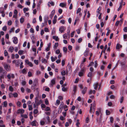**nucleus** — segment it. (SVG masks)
<instances>
[{
	"label": "nucleus",
	"mask_w": 127,
	"mask_h": 127,
	"mask_svg": "<svg viewBox=\"0 0 127 127\" xmlns=\"http://www.w3.org/2000/svg\"><path fill=\"white\" fill-rule=\"evenodd\" d=\"M14 28H11L9 31V32L10 33H11V32H13L14 30Z\"/></svg>",
	"instance_id": "58"
},
{
	"label": "nucleus",
	"mask_w": 127,
	"mask_h": 127,
	"mask_svg": "<svg viewBox=\"0 0 127 127\" xmlns=\"http://www.w3.org/2000/svg\"><path fill=\"white\" fill-rule=\"evenodd\" d=\"M95 90L92 91V90H90L88 92V94L89 95H91L93 93L94 94L95 93Z\"/></svg>",
	"instance_id": "10"
},
{
	"label": "nucleus",
	"mask_w": 127,
	"mask_h": 127,
	"mask_svg": "<svg viewBox=\"0 0 127 127\" xmlns=\"http://www.w3.org/2000/svg\"><path fill=\"white\" fill-rule=\"evenodd\" d=\"M55 13V10H53L51 13V14L50 15V18H52L53 16Z\"/></svg>",
	"instance_id": "9"
},
{
	"label": "nucleus",
	"mask_w": 127,
	"mask_h": 127,
	"mask_svg": "<svg viewBox=\"0 0 127 127\" xmlns=\"http://www.w3.org/2000/svg\"><path fill=\"white\" fill-rule=\"evenodd\" d=\"M95 63L94 67L95 68H96L97 65V61H95Z\"/></svg>",
	"instance_id": "59"
},
{
	"label": "nucleus",
	"mask_w": 127,
	"mask_h": 127,
	"mask_svg": "<svg viewBox=\"0 0 127 127\" xmlns=\"http://www.w3.org/2000/svg\"><path fill=\"white\" fill-rule=\"evenodd\" d=\"M46 119L47 120V121L48 122H50V117L49 116H47L46 117Z\"/></svg>",
	"instance_id": "64"
},
{
	"label": "nucleus",
	"mask_w": 127,
	"mask_h": 127,
	"mask_svg": "<svg viewBox=\"0 0 127 127\" xmlns=\"http://www.w3.org/2000/svg\"><path fill=\"white\" fill-rule=\"evenodd\" d=\"M63 105H60L58 109V112H60V113H61V112L62 110V109L63 108Z\"/></svg>",
	"instance_id": "8"
},
{
	"label": "nucleus",
	"mask_w": 127,
	"mask_h": 127,
	"mask_svg": "<svg viewBox=\"0 0 127 127\" xmlns=\"http://www.w3.org/2000/svg\"><path fill=\"white\" fill-rule=\"evenodd\" d=\"M9 90L11 92H13L14 90L13 89L11 86H9Z\"/></svg>",
	"instance_id": "36"
},
{
	"label": "nucleus",
	"mask_w": 127,
	"mask_h": 127,
	"mask_svg": "<svg viewBox=\"0 0 127 127\" xmlns=\"http://www.w3.org/2000/svg\"><path fill=\"white\" fill-rule=\"evenodd\" d=\"M4 13V10L3 8H0V13Z\"/></svg>",
	"instance_id": "38"
},
{
	"label": "nucleus",
	"mask_w": 127,
	"mask_h": 127,
	"mask_svg": "<svg viewBox=\"0 0 127 127\" xmlns=\"http://www.w3.org/2000/svg\"><path fill=\"white\" fill-rule=\"evenodd\" d=\"M87 88L86 87L84 88L82 91V93L83 94H85L87 92Z\"/></svg>",
	"instance_id": "15"
},
{
	"label": "nucleus",
	"mask_w": 127,
	"mask_h": 127,
	"mask_svg": "<svg viewBox=\"0 0 127 127\" xmlns=\"http://www.w3.org/2000/svg\"><path fill=\"white\" fill-rule=\"evenodd\" d=\"M21 117H23L25 118H28V117L27 115H22L21 116Z\"/></svg>",
	"instance_id": "39"
},
{
	"label": "nucleus",
	"mask_w": 127,
	"mask_h": 127,
	"mask_svg": "<svg viewBox=\"0 0 127 127\" xmlns=\"http://www.w3.org/2000/svg\"><path fill=\"white\" fill-rule=\"evenodd\" d=\"M24 51H23L21 50H20L19 51L18 53L20 55H21L24 54Z\"/></svg>",
	"instance_id": "24"
},
{
	"label": "nucleus",
	"mask_w": 127,
	"mask_h": 127,
	"mask_svg": "<svg viewBox=\"0 0 127 127\" xmlns=\"http://www.w3.org/2000/svg\"><path fill=\"white\" fill-rule=\"evenodd\" d=\"M13 95L14 97H18V95L17 93H15L13 94Z\"/></svg>",
	"instance_id": "30"
},
{
	"label": "nucleus",
	"mask_w": 127,
	"mask_h": 127,
	"mask_svg": "<svg viewBox=\"0 0 127 127\" xmlns=\"http://www.w3.org/2000/svg\"><path fill=\"white\" fill-rule=\"evenodd\" d=\"M114 121V119L113 118L111 117L110 118V121L111 123H113Z\"/></svg>",
	"instance_id": "37"
},
{
	"label": "nucleus",
	"mask_w": 127,
	"mask_h": 127,
	"mask_svg": "<svg viewBox=\"0 0 127 127\" xmlns=\"http://www.w3.org/2000/svg\"><path fill=\"white\" fill-rule=\"evenodd\" d=\"M38 112V111L37 109H35L33 111V113L36 114Z\"/></svg>",
	"instance_id": "54"
},
{
	"label": "nucleus",
	"mask_w": 127,
	"mask_h": 127,
	"mask_svg": "<svg viewBox=\"0 0 127 127\" xmlns=\"http://www.w3.org/2000/svg\"><path fill=\"white\" fill-rule=\"evenodd\" d=\"M89 52V51L88 50H85L84 53V56L85 57H87L88 55Z\"/></svg>",
	"instance_id": "17"
},
{
	"label": "nucleus",
	"mask_w": 127,
	"mask_h": 127,
	"mask_svg": "<svg viewBox=\"0 0 127 127\" xmlns=\"http://www.w3.org/2000/svg\"><path fill=\"white\" fill-rule=\"evenodd\" d=\"M55 32V29L54 28L53 29L52 32V35H54Z\"/></svg>",
	"instance_id": "61"
},
{
	"label": "nucleus",
	"mask_w": 127,
	"mask_h": 127,
	"mask_svg": "<svg viewBox=\"0 0 127 127\" xmlns=\"http://www.w3.org/2000/svg\"><path fill=\"white\" fill-rule=\"evenodd\" d=\"M28 107L29 108V111L31 110L32 109V105H29V106H28Z\"/></svg>",
	"instance_id": "52"
},
{
	"label": "nucleus",
	"mask_w": 127,
	"mask_h": 127,
	"mask_svg": "<svg viewBox=\"0 0 127 127\" xmlns=\"http://www.w3.org/2000/svg\"><path fill=\"white\" fill-rule=\"evenodd\" d=\"M77 86H76L74 85L73 87V91L74 92V93H75L76 91Z\"/></svg>",
	"instance_id": "29"
},
{
	"label": "nucleus",
	"mask_w": 127,
	"mask_h": 127,
	"mask_svg": "<svg viewBox=\"0 0 127 127\" xmlns=\"http://www.w3.org/2000/svg\"><path fill=\"white\" fill-rule=\"evenodd\" d=\"M38 85V80L37 79H35L33 82V85L31 86V88L32 90H34L35 88V86Z\"/></svg>",
	"instance_id": "2"
},
{
	"label": "nucleus",
	"mask_w": 127,
	"mask_h": 127,
	"mask_svg": "<svg viewBox=\"0 0 127 127\" xmlns=\"http://www.w3.org/2000/svg\"><path fill=\"white\" fill-rule=\"evenodd\" d=\"M52 38L56 41H58L59 40V38L57 36H53L52 37Z\"/></svg>",
	"instance_id": "16"
},
{
	"label": "nucleus",
	"mask_w": 127,
	"mask_h": 127,
	"mask_svg": "<svg viewBox=\"0 0 127 127\" xmlns=\"http://www.w3.org/2000/svg\"><path fill=\"white\" fill-rule=\"evenodd\" d=\"M28 75L29 77H31L32 75V73L30 71H29L28 73Z\"/></svg>",
	"instance_id": "49"
},
{
	"label": "nucleus",
	"mask_w": 127,
	"mask_h": 127,
	"mask_svg": "<svg viewBox=\"0 0 127 127\" xmlns=\"http://www.w3.org/2000/svg\"><path fill=\"white\" fill-rule=\"evenodd\" d=\"M24 21V18L23 17H21L20 19V22L21 23H23Z\"/></svg>",
	"instance_id": "31"
},
{
	"label": "nucleus",
	"mask_w": 127,
	"mask_h": 127,
	"mask_svg": "<svg viewBox=\"0 0 127 127\" xmlns=\"http://www.w3.org/2000/svg\"><path fill=\"white\" fill-rule=\"evenodd\" d=\"M123 3V0H122L121 1V4H120L119 7L118 8V9L117 10L118 11H119V10L120 9H121V8L122 7V3Z\"/></svg>",
	"instance_id": "13"
},
{
	"label": "nucleus",
	"mask_w": 127,
	"mask_h": 127,
	"mask_svg": "<svg viewBox=\"0 0 127 127\" xmlns=\"http://www.w3.org/2000/svg\"><path fill=\"white\" fill-rule=\"evenodd\" d=\"M50 110V108L48 107H47L45 109V110L46 111H49Z\"/></svg>",
	"instance_id": "48"
},
{
	"label": "nucleus",
	"mask_w": 127,
	"mask_h": 127,
	"mask_svg": "<svg viewBox=\"0 0 127 127\" xmlns=\"http://www.w3.org/2000/svg\"><path fill=\"white\" fill-rule=\"evenodd\" d=\"M58 46V42L56 43H55V45L54 46V48H55V49H56L57 47Z\"/></svg>",
	"instance_id": "40"
},
{
	"label": "nucleus",
	"mask_w": 127,
	"mask_h": 127,
	"mask_svg": "<svg viewBox=\"0 0 127 127\" xmlns=\"http://www.w3.org/2000/svg\"><path fill=\"white\" fill-rule=\"evenodd\" d=\"M60 6L62 7H64L66 6V4L63 3H61L60 4Z\"/></svg>",
	"instance_id": "25"
},
{
	"label": "nucleus",
	"mask_w": 127,
	"mask_h": 127,
	"mask_svg": "<svg viewBox=\"0 0 127 127\" xmlns=\"http://www.w3.org/2000/svg\"><path fill=\"white\" fill-rule=\"evenodd\" d=\"M7 28L6 26H5L3 27L2 28V30L3 31H6V30Z\"/></svg>",
	"instance_id": "47"
},
{
	"label": "nucleus",
	"mask_w": 127,
	"mask_h": 127,
	"mask_svg": "<svg viewBox=\"0 0 127 127\" xmlns=\"http://www.w3.org/2000/svg\"><path fill=\"white\" fill-rule=\"evenodd\" d=\"M65 29L66 28L64 27L61 26L59 28V31L61 33H62L65 30Z\"/></svg>",
	"instance_id": "5"
},
{
	"label": "nucleus",
	"mask_w": 127,
	"mask_h": 127,
	"mask_svg": "<svg viewBox=\"0 0 127 127\" xmlns=\"http://www.w3.org/2000/svg\"><path fill=\"white\" fill-rule=\"evenodd\" d=\"M2 105H3V107H6L7 105V103L6 101H4L3 103L1 104Z\"/></svg>",
	"instance_id": "11"
},
{
	"label": "nucleus",
	"mask_w": 127,
	"mask_h": 127,
	"mask_svg": "<svg viewBox=\"0 0 127 127\" xmlns=\"http://www.w3.org/2000/svg\"><path fill=\"white\" fill-rule=\"evenodd\" d=\"M7 77L9 80H10L11 78L13 79L14 78V74L10 73L7 75Z\"/></svg>",
	"instance_id": "4"
},
{
	"label": "nucleus",
	"mask_w": 127,
	"mask_h": 127,
	"mask_svg": "<svg viewBox=\"0 0 127 127\" xmlns=\"http://www.w3.org/2000/svg\"><path fill=\"white\" fill-rule=\"evenodd\" d=\"M8 55V53L6 50H5L4 51V55L5 56H7Z\"/></svg>",
	"instance_id": "45"
},
{
	"label": "nucleus",
	"mask_w": 127,
	"mask_h": 127,
	"mask_svg": "<svg viewBox=\"0 0 127 127\" xmlns=\"http://www.w3.org/2000/svg\"><path fill=\"white\" fill-rule=\"evenodd\" d=\"M65 72L64 70H62L61 72V74L62 76H64L65 74Z\"/></svg>",
	"instance_id": "27"
},
{
	"label": "nucleus",
	"mask_w": 127,
	"mask_h": 127,
	"mask_svg": "<svg viewBox=\"0 0 127 127\" xmlns=\"http://www.w3.org/2000/svg\"><path fill=\"white\" fill-rule=\"evenodd\" d=\"M24 112V110L23 109H19L17 111V113L18 114L20 113L21 114H22Z\"/></svg>",
	"instance_id": "6"
},
{
	"label": "nucleus",
	"mask_w": 127,
	"mask_h": 127,
	"mask_svg": "<svg viewBox=\"0 0 127 127\" xmlns=\"http://www.w3.org/2000/svg\"><path fill=\"white\" fill-rule=\"evenodd\" d=\"M84 73L81 71L79 73V75L80 76H82L83 75Z\"/></svg>",
	"instance_id": "41"
},
{
	"label": "nucleus",
	"mask_w": 127,
	"mask_h": 127,
	"mask_svg": "<svg viewBox=\"0 0 127 127\" xmlns=\"http://www.w3.org/2000/svg\"><path fill=\"white\" fill-rule=\"evenodd\" d=\"M42 63H47V61L45 59H43L42 60Z\"/></svg>",
	"instance_id": "43"
},
{
	"label": "nucleus",
	"mask_w": 127,
	"mask_h": 127,
	"mask_svg": "<svg viewBox=\"0 0 127 127\" xmlns=\"http://www.w3.org/2000/svg\"><path fill=\"white\" fill-rule=\"evenodd\" d=\"M63 50L64 52L66 53L67 52V49L66 47H63Z\"/></svg>",
	"instance_id": "34"
},
{
	"label": "nucleus",
	"mask_w": 127,
	"mask_h": 127,
	"mask_svg": "<svg viewBox=\"0 0 127 127\" xmlns=\"http://www.w3.org/2000/svg\"><path fill=\"white\" fill-rule=\"evenodd\" d=\"M96 108L95 103V102H94L93 104H91V106L90 108V109L89 112L90 113H93L94 114Z\"/></svg>",
	"instance_id": "1"
},
{
	"label": "nucleus",
	"mask_w": 127,
	"mask_h": 127,
	"mask_svg": "<svg viewBox=\"0 0 127 127\" xmlns=\"http://www.w3.org/2000/svg\"><path fill=\"white\" fill-rule=\"evenodd\" d=\"M18 39L17 37H14L13 42L15 44H17L18 43Z\"/></svg>",
	"instance_id": "7"
},
{
	"label": "nucleus",
	"mask_w": 127,
	"mask_h": 127,
	"mask_svg": "<svg viewBox=\"0 0 127 127\" xmlns=\"http://www.w3.org/2000/svg\"><path fill=\"white\" fill-rule=\"evenodd\" d=\"M22 73L24 74H26L27 73L26 70L25 69H24L22 70Z\"/></svg>",
	"instance_id": "42"
},
{
	"label": "nucleus",
	"mask_w": 127,
	"mask_h": 127,
	"mask_svg": "<svg viewBox=\"0 0 127 127\" xmlns=\"http://www.w3.org/2000/svg\"><path fill=\"white\" fill-rule=\"evenodd\" d=\"M94 64V62H91L89 64V65L88 66V67H89L90 66H93Z\"/></svg>",
	"instance_id": "35"
},
{
	"label": "nucleus",
	"mask_w": 127,
	"mask_h": 127,
	"mask_svg": "<svg viewBox=\"0 0 127 127\" xmlns=\"http://www.w3.org/2000/svg\"><path fill=\"white\" fill-rule=\"evenodd\" d=\"M106 114L107 115H109L110 114V111L108 110H106Z\"/></svg>",
	"instance_id": "55"
},
{
	"label": "nucleus",
	"mask_w": 127,
	"mask_h": 127,
	"mask_svg": "<svg viewBox=\"0 0 127 127\" xmlns=\"http://www.w3.org/2000/svg\"><path fill=\"white\" fill-rule=\"evenodd\" d=\"M94 89L95 90H96L98 86V84L97 83H95L94 85Z\"/></svg>",
	"instance_id": "23"
},
{
	"label": "nucleus",
	"mask_w": 127,
	"mask_h": 127,
	"mask_svg": "<svg viewBox=\"0 0 127 127\" xmlns=\"http://www.w3.org/2000/svg\"><path fill=\"white\" fill-rule=\"evenodd\" d=\"M14 50V48L13 47L10 46L9 48L8 51L11 52H12Z\"/></svg>",
	"instance_id": "19"
},
{
	"label": "nucleus",
	"mask_w": 127,
	"mask_h": 127,
	"mask_svg": "<svg viewBox=\"0 0 127 127\" xmlns=\"http://www.w3.org/2000/svg\"><path fill=\"white\" fill-rule=\"evenodd\" d=\"M58 120L56 119L54 120L53 121V123L54 124H56Z\"/></svg>",
	"instance_id": "50"
},
{
	"label": "nucleus",
	"mask_w": 127,
	"mask_h": 127,
	"mask_svg": "<svg viewBox=\"0 0 127 127\" xmlns=\"http://www.w3.org/2000/svg\"><path fill=\"white\" fill-rule=\"evenodd\" d=\"M1 42L2 44L3 45H4L5 44V42L4 41V38H2L1 39Z\"/></svg>",
	"instance_id": "46"
},
{
	"label": "nucleus",
	"mask_w": 127,
	"mask_h": 127,
	"mask_svg": "<svg viewBox=\"0 0 127 127\" xmlns=\"http://www.w3.org/2000/svg\"><path fill=\"white\" fill-rule=\"evenodd\" d=\"M4 68L7 71H9L10 70V67L9 65L6 64L4 65Z\"/></svg>",
	"instance_id": "3"
},
{
	"label": "nucleus",
	"mask_w": 127,
	"mask_h": 127,
	"mask_svg": "<svg viewBox=\"0 0 127 127\" xmlns=\"http://www.w3.org/2000/svg\"><path fill=\"white\" fill-rule=\"evenodd\" d=\"M23 63L22 62H21L20 65V69H22L23 68L24 66L23 65Z\"/></svg>",
	"instance_id": "51"
},
{
	"label": "nucleus",
	"mask_w": 127,
	"mask_h": 127,
	"mask_svg": "<svg viewBox=\"0 0 127 127\" xmlns=\"http://www.w3.org/2000/svg\"><path fill=\"white\" fill-rule=\"evenodd\" d=\"M49 4H51V6H53L54 4V2L52 1H51L50 2H49L48 5L49 7H50V5H49Z\"/></svg>",
	"instance_id": "18"
},
{
	"label": "nucleus",
	"mask_w": 127,
	"mask_h": 127,
	"mask_svg": "<svg viewBox=\"0 0 127 127\" xmlns=\"http://www.w3.org/2000/svg\"><path fill=\"white\" fill-rule=\"evenodd\" d=\"M48 18L47 16L45 17L44 19V22H47V21L48 20Z\"/></svg>",
	"instance_id": "53"
},
{
	"label": "nucleus",
	"mask_w": 127,
	"mask_h": 127,
	"mask_svg": "<svg viewBox=\"0 0 127 127\" xmlns=\"http://www.w3.org/2000/svg\"><path fill=\"white\" fill-rule=\"evenodd\" d=\"M79 120H77V123L76 124V126L78 127H79V125L80 124V123L79 122Z\"/></svg>",
	"instance_id": "44"
},
{
	"label": "nucleus",
	"mask_w": 127,
	"mask_h": 127,
	"mask_svg": "<svg viewBox=\"0 0 127 127\" xmlns=\"http://www.w3.org/2000/svg\"><path fill=\"white\" fill-rule=\"evenodd\" d=\"M97 111H96L95 114L97 116H98L99 115V113L100 112V109L99 108L98 109Z\"/></svg>",
	"instance_id": "21"
},
{
	"label": "nucleus",
	"mask_w": 127,
	"mask_h": 127,
	"mask_svg": "<svg viewBox=\"0 0 127 127\" xmlns=\"http://www.w3.org/2000/svg\"><path fill=\"white\" fill-rule=\"evenodd\" d=\"M81 11V9L80 8H78L77 10V12H76V13L77 14H78V13L79 12H80Z\"/></svg>",
	"instance_id": "33"
},
{
	"label": "nucleus",
	"mask_w": 127,
	"mask_h": 127,
	"mask_svg": "<svg viewBox=\"0 0 127 127\" xmlns=\"http://www.w3.org/2000/svg\"><path fill=\"white\" fill-rule=\"evenodd\" d=\"M56 79L55 78H54L52 79L51 80V85H53L55 84Z\"/></svg>",
	"instance_id": "20"
},
{
	"label": "nucleus",
	"mask_w": 127,
	"mask_h": 127,
	"mask_svg": "<svg viewBox=\"0 0 127 127\" xmlns=\"http://www.w3.org/2000/svg\"><path fill=\"white\" fill-rule=\"evenodd\" d=\"M32 112H30L29 113V115L30 116V119L31 120H32L33 118V116L32 115Z\"/></svg>",
	"instance_id": "26"
},
{
	"label": "nucleus",
	"mask_w": 127,
	"mask_h": 127,
	"mask_svg": "<svg viewBox=\"0 0 127 127\" xmlns=\"http://www.w3.org/2000/svg\"><path fill=\"white\" fill-rule=\"evenodd\" d=\"M93 75V74L92 72H89L87 75V76L90 77H92Z\"/></svg>",
	"instance_id": "12"
},
{
	"label": "nucleus",
	"mask_w": 127,
	"mask_h": 127,
	"mask_svg": "<svg viewBox=\"0 0 127 127\" xmlns=\"http://www.w3.org/2000/svg\"><path fill=\"white\" fill-rule=\"evenodd\" d=\"M34 63L36 64V65H37L38 64V60H34Z\"/></svg>",
	"instance_id": "63"
},
{
	"label": "nucleus",
	"mask_w": 127,
	"mask_h": 127,
	"mask_svg": "<svg viewBox=\"0 0 127 127\" xmlns=\"http://www.w3.org/2000/svg\"><path fill=\"white\" fill-rule=\"evenodd\" d=\"M122 46L121 45H120L119 44H117L116 46V48L117 49H119L120 48H121Z\"/></svg>",
	"instance_id": "22"
},
{
	"label": "nucleus",
	"mask_w": 127,
	"mask_h": 127,
	"mask_svg": "<svg viewBox=\"0 0 127 127\" xmlns=\"http://www.w3.org/2000/svg\"><path fill=\"white\" fill-rule=\"evenodd\" d=\"M24 12V13H25L26 11H27L29 10V9L28 8H26L25 7L23 8Z\"/></svg>",
	"instance_id": "28"
},
{
	"label": "nucleus",
	"mask_w": 127,
	"mask_h": 127,
	"mask_svg": "<svg viewBox=\"0 0 127 127\" xmlns=\"http://www.w3.org/2000/svg\"><path fill=\"white\" fill-rule=\"evenodd\" d=\"M63 88H62V90L63 91L65 92V91H66L67 90V89L65 88L64 87H62Z\"/></svg>",
	"instance_id": "62"
},
{
	"label": "nucleus",
	"mask_w": 127,
	"mask_h": 127,
	"mask_svg": "<svg viewBox=\"0 0 127 127\" xmlns=\"http://www.w3.org/2000/svg\"><path fill=\"white\" fill-rule=\"evenodd\" d=\"M67 34L66 33H65L63 35V37L64 38V39H66L67 38Z\"/></svg>",
	"instance_id": "32"
},
{
	"label": "nucleus",
	"mask_w": 127,
	"mask_h": 127,
	"mask_svg": "<svg viewBox=\"0 0 127 127\" xmlns=\"http://www.w3.org/2000/svg\"><path fill=\"white\" fill-rule=\"evenodd\" d=\"M17 7L21 8H22L23 7V6H22L20 4H18L17 5Z\"/></svg>",
	"instance_id": "56"
},
{
	"label": "nucleus",
	"mask_w": 127,
	"mask_h": 127,
	"mask_svg": "<svg viewBox=\"0 0 127 127\" xmlns=\"http://www.w3.org/2000/svg\"><path fill=\"white\" fill-rule=\"evenodd\" d=\"M17 105L19 107H20V105H21V102L19 101H18L17 102Z\"/></svg>",
	"instance_id": "60"
},
{
	"label": "nucleus",
	"mask_w": 127,
	"mask_h": 127,
	"mask_svg": "<svg viewBox=\"0 0 127 127\" xmlns=\"http://www.w3.org/2000/svg\"><path fill=\"white\" fill-rule=\"evenodd\" d=\"M82 39L81 38H79L78 41V42L79 43H81L82 41Z\"/></svg>",
	"instance_id": "57"
},
{
	"label": "nucleus",
	"mask_w": 127,
	"mask_h": 127,
	"mask_svg": "<svg viewBox=\"0 0 127 127\" xmlns=\"http://www.w3.org/2000/svg\"><path fill=\"white\" fill-rule=\"evenodd\" d=\"M36 123L37 122L36 121H34L32 122L31 124L32 126H36Z\"/></svg>",
	"instance_id": "14"
}]
</instances>
